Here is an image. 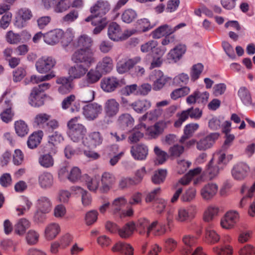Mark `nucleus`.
<instances>
[{
    "mask_svg": "<svg viewBox=\"0 0 255 255\" xmlns=\"http://www.w3.org/2000/svg\"><path fill=\"white\" fill-rule=\"evenodd\" d=\"M93 44V40L91 37L82 34L77 39V46L80 47L74 52L71 57L74 63H84L90 67L96 62L94 53L90 49Z\"/></svg>",
    "mask_w": 255,
    "mask_h": 255,
    "instance_id": "1",
    "label": "nucleus"
},
{
    "mask_svg": "<svg viewBox=\"0 0 255 255\" xmlns=\"http://www.w3.org/2000/svg\"><path fill=\"white\" fill-rule=\"evenodd\" d=\"M103 141V137L99 131L90 132L83 139L80 151H83L88 158L97 159L100 157L99 154L91 149L101 145Z\"/></svg>",
    "mask_w": 255,
    "mask_h": 255,
    "instance_id": "2",
    "label": "nucleus"
},
{
    "mask_svg": "<svg viewBox=\"0 0 255 255\" xmlns=\"http://www.w3.org/2000/svg\"><path fill=\"white\" fill-rule=\"evenodd\" d=\"M79 119V117H75L68 122V135L72 141L82 144L87 133V128L78 122Z\"/></svg>",
    "mask_w": 255,
    "mask_h": 255,
    "instance_id": "3",
    "label": "nucleus"
},
{
    "mask_svg": "<svg viewBox=\"0 0 255 255\" xmlns=\"http://www.w3.org/2000/svg\"><path fill=\"white\" fill-rule=\"evenodd\" d=\"M134 29H127L123 31L121 26L116 22L111 23L108 27V35L109 38L114 41L125 40L135 33Z\"/></svg>",
    "mask_w": 255,
    "mask_h": 255,
    "instance_id": "4",
    "label": "nucleus"
},
{
    "mask_svg": "<svg viewBox=\"0 0 255 255\" xmlns=\"http://www.w3.org/2000/svg\"><path fill=\"white\" fill-rule=\"evenodd\" d=\"M186 26L185 23H180L174 27L165 24L160 25L151 32L152 37L155 39H159L163 36H167L171 35L176 31Z\"/></svg>",
    "mask_w": 255,
    "mask_h": 255,
    "instance_id": "5",
    "label": "nucleus"
},
{
    "mask_svg": "<svg viewBox=\"0 0 255 255\" xmlns=\"http://www.w3.org/2000/svg\"><path fill=\"white\" fill-rule=\"evenodd\" d=\"M250 172V167L246 162H239L233 165L231 169V175L235 180L242 181L248 177Z\"/></svg>",
    "mask_w": 255,
    "mask_h": 255,
    "instance_id": "6",
    "label": "nucleus"
},
{
    "mask_svg": "<svg viewBox=\"0 0 255 255\" xmlns=\"http://www.w3.org/2000/svg\"><path fill=\"white\" fill-rule=\"evenodd\" d=\"M196 214V207L194 205L181 206L178 208L175 220L178 222L184 223L195 218Z\"/></svg>",
    "mask_w": 255,
    "mask_h": 255,
    "instance_id": "7",
    "label": "nucleus"
},
{
    "mask_svg": "<svg viewBox=\"0 0 255 255\" xmlns=\"http://www.w3.org/2000/svg\"><path fill=\"white\" fill-rule=\"evenodd\" d=\"M240 214L236 210H230L226 213L220 221L221 227L226 230H230L235 227L240 220Z\"/></svg>",
    "mask_w": 255,
    "mask_h": 255,
    "instance_id": "8",
    "label": "nucleus"
},
{
    "mask_svg": "<svg viewBox=\"0 0 255 255\" xmlns=\"http://www.w3.org/2000/svg\"><path fill=\"white\" fill-rule=\"evenodd\" d=\"M149 78L153 82L152 88L155 91L162 89L171 79V78L164 75L163 72L159 70L153 71Z\"/></svg>",
    "mask_w": 255,
    "mask_h": 255,
    "instance_id": "9",
    "label": "nucleus"
},
{
    "mask_svg": "<svg viewBox=\"0 0 255 255\" xmlns=\"http://www.w3.org/2000/svg\"><path fill=\"white\" fill-rule=\"evenodd\" d=\"M125 84V81L124 79H120L115 77H108L103 78L101 81L100 86L104 91L111 93Z\"/></svg>",
    "mask_w": 255,
    "mask_h": 255,
    "instance_id": "10",
    "label": "nucleus"
},
{
    "mask_svg": "<svg viewBox=\"0 0 255 255\" xmlns=\"http://www.w3.org/2000/svg\"><path fill=\"white\" fill-rule=\"evenodd\" d=\"M56 62L51 56H43L38 59L35 63V68L40 74L49 72L56 65Z\"/></svg>",
    "mask_w": 255,
    "mask_h": 255,
    "instance_id": "11",
    "label": "nucleus"
},
{
    "mask_svg": "<svg viewBox=\"0 0 255 255\" xmlns=\"http://www.w3.org/2000/svg\"><path fill=\"white\" fill-rule=\"evenodd\" d=\"M219 187L217 183L210 182L202 186L199 191L201 198L205 201H211L217 194Z\"/></svg>",
    "mask_w": 255,
    "mask_h": 255,
    "instance_id": "12",
    "label": "nucleus"
},
{
    "mask_svg": "<svg viewBox=\"0 0 255 255\" xmlns=\"http://www.w3.org/2000/svg\"><path fill=\"white\" fill-rule=\"evenodd\" d=\"M102 111V106L96 103L88 104L83 108V116L88 121L97 119Z\"/></svg>",
    "mask_w": 255,
    "mask_h": 255,
    "instance_id": "13",
    "label": "nucleus"
},
{
    "mask_svg": "<svg viewBox=\"0 0 255 255\" xmlns=\"http://www.w3.org/2000/svg\"><path fill=\"white\" fill-rule=\"evenodd\" d=\"M219 136L218 133L214 132L202 137L196 142L197 149L200 151H205L211 148Z\"/></svg>",
    "mask_w": 255,
    "mask_h": 255,
    "instance_id": "14",
    "label": "nucleus"
},
{
    "mask_svg": "<svg viewBox=\"0 0 255 255\" xmlns=\"http://www.w3.org/2000/svg\"><path fill=\"white\" fill-rule=\"evenodd\" d=\"M111 8L109 2L106 0H97L91 7L90 12L99 18L106 14Z\"/></svg>",
    "mask_w": 255,
    "mask_h": 255,
    "instance_id": "15",
    "label": "nucleus"
},
{
    "mask_svg": "<svg viewBox=\"0 0 255 255\" xmlns=\"http://www.w3.org/2000/svg\"><path fill=\"white\" fill-rule=\"evenodd\" d=\"M116 177L115 175L110 172H104L101 177V186L100 191L101 193L108 192L116 183Z\"/></svg>",
    "mask_w": 255,
    "mask_h": 255,
    "instance_id": "16",
    "label": "nucleus"
},
{
    "mask_svg": "<svg viewBox=\"0 0 255 255\" xmlns=\"http://www.w3.org/2000/svg\"><path fill=\"white\" fill-rule=\"evenodd\" d=\"M103 75L98 69L95 68H91L89 70H88L86 74V78L85 80L81 81L79 85L81 87H86L90 85L94 84L98 82L102 78Z\"/></svg>",
    "mask_w": 255,
    "mask_h": 255,
    "instance_id": "17",
    "label": "nucleus"
},
{
    "mask_svg": "<svg viewBox=\"0 0 255 255\" xmlns=\"http://www.w3.org/2000/svg\"><path fill=\"white\" fill-rule=\"evenodd\" d=\"M76 64L68 69L69 77L71 80L78 79L84 77L88 71V67L84 63H76Z\"/></svg>",
    "mask_w": 255,
    "mask_h": 255,
    "instance_id": "18",
    "label": "nucleus"
},
{
    "mask_svg": "<svg viewBox=\"0 0 255 255\" xmlns=\"http://www.w3.org/2000/svg\"><path fill=\"white\" fill-rule=\"evenodd\" d=\"M223 169V166L219 165L214 161V158H212L207 164L205 172L210 180H213L219 177Z\"/></svg>",
    "mask_w": 255,
    "mask_h": 255,
    "instance_id": "19",
    "label": "nucleus"
},
{
    "mask_svg": "<svg viewBox=\"0 0 255 255\" xmlns=\"http://www.w3.org/2000/svg\"><path fill=\"white\" fill-rule=\"evenodd\" d=\"M61 232V227L58 223L51 222L45 227L43 236L47 241L54 240Z\"/></svg>",
    "mask_w": 255,
    "mask_h": 255,
    "instance_id": "20",
    "label": "nucleus"
},
{
    "mask_svg": "<svg viewBox=\"0 0 255 255\" xmlns=\"http://www.w3.org/2000/svg\"><path fill=\"white\" fill-rule=\"evenodd\" d=\"M72 80L69 77H59L56 80L58 87V92L62 95L66 94L71 92L73 88Z\"/></svg>",
    "mask_w": 255,
    "mask_h": 255,
    "instance_id": "21",
    "label": "nucleus"
},
{
    "mask_svg": "<svg viewBox=\"0 0 255 255\" xmlns=\"http://www.w3.org/2000/svg\"><path fill=\"white\" fill-rule=\"evenodd\" d=\"M120 110V104L114 98L107 100L104 104V111L107 117L113 118L116 116Z\"/></svg>",
    "mask_w": 255,
    "mask_h": 255,
    "instance_id": "22",
    "label": "nucleus"
},
{
    "mask_svg": "<svg viewBox=\"0 0 255 255\" xmlns=\"http://www.w3.org/2000/svg\"><path fill=\"white\" fill-rule=\"evenodd\" d=\"M38 183L42 189H48L51 188L54 183L53 175L49 172L43 171L38 176Z\"/></svg>",
    "mask_w": 255,
    "mask_h": 255,
    "instance_id": "23",
    "label": "nucleus"
},
{
    "mask_svg": "<svg viewBox=\"0 0 255 255\" xmlns=\"http://www.w3.org/2000/svg\"><path fill=\"white\" fill-rule=\"evenodd\" d=\"M61 29L56 28L44 33V42L48 45L53 46L60 42Z\"/></svg>",
    "mask_w": 255,
    "mask_h": 255,
    "instance_id": "24",
    "label": "nucleus"
},
{
    "mask_svg": "<svg viewBox=\"0 0 255 255\" xmlns=\"http://www.w3.org/2000/svg\"><path fill=\"white\" fill-rule=\"evenodd\" d=\"M154 224L155 223L152 222L150 223L147 219H140L137 225V232L139 235L148 238L151 234V229L153 227Z\"/></svg>",
    "mask_w": 255,
    "mask_h": 255,
    "instance_id": "25",
    "label": "nucleus"
},
{
    "mask_svg": "<svg viewBox=\"0 0 255 255\" xmlns=\"http://www.w3.org/2000/svg\"><path fill=\"white\" fill-rule=\"evenodd\" d=\"M52 201L46 196H40L37 197L35 202V207L36 209L50 213L52 208Z\"/></svg>",
    "mask_w": 255,
    "mask_h": 255,
    "instance_id": "26",
    "label": "nucleus"
},
{
    "mask_svg": "<svg viewBox=\"0 0 255 255\" xmlns=\"http://www.w3.org/2000/svg\"><path fill=\"white\" fill-rule=\"evenodd\" d=\"M82 181L84 182L87 189L93 192L100 191V179L97 176L91 177L87 174L82 175Z\"/></svg>",
    "mask_w": 255,
    "mask_h": 255,
    "instance_id": "27",
    "label": "nucleus"
},
{
    "mask_svg": "<svg viewBox=\"0 0 255 255\" xmlns=\"http://www.w3.org/2000/svg\"><path fill=\"white\" fill-rule=\"evenodd\" d=\"M130 152L132 157L135 160H144L146 159L148 153V148L144 144H138L133 146L130 149Z\"/></svg>",
    "mask_w": 255,
    "mask_h": 255,
    "instance_id": "28",
    "label": "nucleus"
},
{
    "mask_svg": "<svg viewBox=\"0 0 255 255\" xmlns=\"http://www.w3.org/2000/svg\"><path fill=\"white\" fill-rule=\"evenodd\" d=\"M96 67L102 75L108 74L113 69V61L110 57L105 56L97 63Z\"/></svg>",
    "mask_w": 255,
    "mask_h": 255,
    "instance_id": "29",
    "label": "nucleus"
},
{
    "mask_svg": "<svg viewBox=\"0 0 255 255\" xmlns=\"http://www.w3.org/2000/svg\"><path fill=\"white\" fill-rule=\"evenodd\" d=\"M197 238L191 235H184L182 238V242L184 248L181 253L183 255H188L193 251V247L196 244Z\"/></svg>",
    "mask_w": 255,
    "mask_h": 255,
    "instance_id": "30",
    "label": "nucleus"
},
{
    "mask_svg": "<svg viewBox=\"0 0 255 255\" xmlns=\"http://www.w3.org/2000/svg\"><path fill=\"white\" fill-rule=\"evenodd\" d=\"M186 51V47L184 44H178L169 51L167 54V58L174 62H177L182 58Z\"/></svg>",
    "mask_w": 255,
    "mask_h": 255,
    "instance_id": "31",
    "label": "nucleus"
},
{
    "mask_svg": "<svg viewBox=\"0 0 255 255\" xmlns=\"http://www.w3.org/2000/svg\"><path fill=\"white\" fill-rule=\"evenodd\" d=\"M134 122V119L128 113L122 114L118 119V126L122 130L129 129L133 127Z\"/></svg>",
    "mask_w": 255,
    "mask_h": 255,
    "instance_id": "32",
    "label": "nucleus"
},
{
    "mask_svg": "<svg viewBox=\"0 0 255 255\" xmlns=\"http://www.w3.org/2000/svg\"><path fill=\"white\" fill-rule=\"evenodd\" d=\"M140 60V57L136 56L125 61H120L117 64V71L120 74H123L128 71L134 65L139 63Z\"/></svg>",
    "mask_w": 255,
    "mask_h": 255,
    "instance_id": "33",
    "label": "nucleus"
},
{
    "mask_svg": "<svg viewBox=\"0 0 255 255\" xmlns=\"http://www.w3.org/2000/svg\"><path fill=\"white\" fill-rule=\"evenodd\" d=\"M167 123V122L163 121L155 123L153 126L147 128V134L151 138H156L162 133L166 128Z\"/></svg>",
    "mask_w": 255,
    "mask_h": 255,
    "instance_id": "34",
    "label": "nucleus"
},
{
    "mask_svg": "<svg viewBox=\"0 0 255 255\" xmlns=\"http://www.w3.org/2000/svg\"><path fill=\"white\" fill-rule=\"evenodd\" d=\"M151 106V102L145 99H138L131 104V107L137 113H142Z\"/></svg>",
    "mask_w": 255,
    "mask_h": 255,
    "instance_id": "35",
    "label": "nucleus"
},
{
    "mask_svg": "<svg viewBox=\"0 0 255 255\" xmlns=\"http://www.w3.org/2000/svg\"><path fill=\"white\" fill-rule=\"evenodd\" d=\"M163 114V111L161 108H157L154 110L149 111L146 113L145 115L141 117L139 119V121L140 123L145 120L146 119H148L149 120H155L158 118L160 117ZM138 128H146L145 125L142 123H140L138 125Z\"/></svg>",
    "mask_w": 255,
    "mask_h": 255,
    "instance_id": "36",
    "label": "nucleus"
},
{
    "mask_svg": "<svg viewBox=\"0 0 255 255\" xmlns=\"http://www.w3.org/2000/svg\"><path fill=\"white\" fill-rule=\"evenodd\" d=\"M113 252H120L123 255H133V248L131 245L124 242H118L112 248Z\"/></svg>",
    "mask_w": 255,
    "mask_h": 255,
    "instance_id": "37",
    "label": "nucleus"
},
{
    "mask_svg": "<svg viewBox=\"0 0 255 255\" xmlns=\"http://www.w3.org/2000/svg\"><path fill=\"white\" fill-rule=\"evenodd\" d=\"M135 229V224L133 222H129L119 228L118 234L121 238L128 239L133 235Z\"/></svg>",
    "mask_w": 255,
    "mask_h": 255,
    "instance_id": "38",
    "label": "nucleus"
},
{
    "mask_svg": "<svg viewBox=\"0 0 255 255\" xmlns=\"http://www.w3.org/2000/svg\"><path fill=\"white\" fill-rule=\"evenodd\" d=\"M224 150H220L214 153L213 155L214 161L216 160V163L220 166L224 167L232 159L233 155L232 154L226 155Z\"/></svg>",
    "mask_w": 255,
    "mask_h": 255,
    "instance_id": "39",
    "label": "nucleus"
},
{
    "mask_svg": "<svg viewBox=\"0 0 255 255\" xmlns=\"http://www.w3.org/2000/svg\"><path fill=\"white\" fill-rule=\"evenodd\" d=\"M219 211V208L217 206L210 205L204 212L203 220L208 223L213 221L218 216Z\"/></svg>",
    "mask_w": 255,
    "mask_h": 255,
    "instance_id": "40",
    "label": "nucleus"
},
{
    "mask_svg": "<svg viewBox=\"0 0 255 255\" xmlns=\"http://www.w3.org/2000/svg\"><path fill=\"white\" fill-rule=\"evenodd\" d=\"M44 94L33 88L29 97V103L33 107H40L44 103Z\"/></svg>",
    "mask_w": 255,
    "mask_h": 255,
    "instance_id": "41",
    "label": "nucleus"
},
{
    "mask_svg": "<svg viewBox=\"0 0 255 255\" xmlns=\"http://www.w3.org/2000/svg\"><path fill=\"white\" fill-rule=\"evenodd\" d=\"M62 34L60 36V41L63 47H67L73 40L75 37V31L71 27L68 28L64 31L61 29Z\"/></svg>",
    "mask_w": 255,
    "mask_h": 255,
    "instance_id": "42",
    "label": "nucleus"
},
{
    "mask_svg": "<svg viewBox=\"0 0 255 255\" xmlns=\"http://www.w3.org/2000/svg\"><path fill=\"white\" fill-rule=\"evenodd\" d=\"M212 251L215 255H233L234 254V248L229 244L215 246Z\"/></svg>",
    "mask_w": 255,
    "mask_h": 255,
    "instance_id": "43",
    "label": "nucleus"
},
{
    "mask_svg": "<svg viewBox=\"0 0 255 255\" xmlns=\"http://www.w3.org/2000/svg\"><path fill=\"white\" fill-rule=\"evenodd\" d=\"M43 136V132L39 130L34 132L28 137L27 143L28 147L30 149L36 148L40 143Z\"/></svg>",
    "mask_w": 255,
    "mask_h": 255,
    "instance_id": "44",
    "label": "nucleus"
},
{
    "mask_svg": "<svg viewBox=\"0 0 255 255\" xmlns=\"http://www.w3.org/2000/svg\"><path fill=\"white\" fill-rule=\"evenodd\" d=\"M127 200L123 196L119 197L115 199L112 203V210L113 213L118 216L123 210L122 208L127 204Z\"/></svg>",
    "mask_w": 255,
    "mask_h": 255,
    "instance_id": "45",
    "label": "nucleus"
},
{
    "mask_svg": "<svg viewBox=\"0 0 255 255\" xmlns=\"http://www.w3.org/2000/svg\"><path fill=\"white\" fill-rule=\"evenodd\" d=\"M30 226V222L25 218H21L17 221L14 226V231L15 234L22 236L26 230Z\"/></svg>",
    "mask_w": 255,
    "mask_h": 255,
    "instance_id": "46",
    "label": "nucleus"
},
{
    "mask_svg": "<svg viewBox=\"0 0 255 255\" xmlns=\"http://www.w3.org/2000/svg\"><path fill=\"white\" fill-rule=\"evenodd\" d=\"M39 165L44 168H50L54 164V159L52 155L49 153L40 154L38 159Z\"/></svg>",
    "mask_w": 255,
    "mask_h": 255,
    "instance_id": "47",
    "label": "nucleus"
},
{
    "mask_svg": "<svg viewBox=\"0 0 255 255\" xmlns=\"http://www.w3.org/2000/svg\"><path fill=\"white\" fill-rule=\"evenodd\" d=\"M135 26L136 29H133L136 30L135 33L136 32H146L153 27L149 19L146 18L138 19L135 24Z\"/></svg>",
    "mask_w": 255,
    "mask_h": 255,
    "instance_id": "48",
    "label": "nucleus"
},
{
    "mask_svg": "<svg viewBox=\"0 0 255 255\" xmlns=\"http://www.w3.org/2000/svg\"><path fill=\"white\" fill-rule=\"evenodd\" d=\"M238 95L244 105L250 106L252 104L251 94L247 87H241L238 90Z\"/></svg>",
    "mask_w": 255,
    "mask_h": 255,
    "instance_id": "49",
    "label": "nucleus"
},
{
    "mask_svg": "<svg viewBox=\"0 0 255 255\" xmlns=\"http://www.w3.org/2000/svg\"><path fill=\"white\" fill-rule=\"evenodd\" d=\"M20 203L21 204L16 208L18 216L22 215L29 211L32 205L31 201L26 197H22L20 198Z\"/></svg>",
    "mask_w": 255,
    "mask_h": 255,
    "instance_id": "50",
    "label": "nucleus"
},
{
    "mask_svg": "<svg viewBox=\"0 0 255 255\" xmlns=\"http://www.w3.org/2000/svg\"><path fill=\"white\" fill-rule=\"evenodd\" d=\"M51 116L46 113H41L37 114L34 118L33 123L39 128H45Z\"/></svg>",
    "mask_w": 255,
    "mask_h": 255,
    "instance_id": "51",
    "label": "nucleus"
},
{
    "mask_svg": "<svg viewBox=\"0 0 255 255\" xmlns=\"http://www.w3.org/2000/svg\"><path fill=\"white\" fill-rule=\"evenodd\" d=\"M199 127V125L196 123H191L186 125L184 128V135L181 138L180 141L183 142L186 139L192 136Z\"/></svg>",
    "mask_w": 255,
    "mask_h": 255,
    "instance_id": "52",
    "label": "nucleus"
},
{
    "mask_svg": "<svg viewBox=\"0 0 255 255\" xmlns=\"http://www.w3.org/2000/svg\"><path fill=\"white\" fill-rule=\"evenodd\" d=\"M14 129L16 133L20 137L25 136L29 131L27 124L22 120L15 122Z\"/></svg>",
    "mask_w": 255,
    "mask_h": 255,
    "instance_id": "53",
    "label": "nucleus"
},
{
    "mask_svg": "<svg viewBox=\"0 0 255 255\" xmlns=\"http://www.w3.org/2000/svg\"><path fill=\"white\" fill-rule=\"evenodd\" d=\"M137 14L135 10L131 8L125 9L121 15L122 20L126 23H130L137 17Z\"/></svg>",
    "mask_w": 255,
    "mask_h": 255,
    "instance_id": "54",
    "label": "nucleus"
},
{
    "mask_svg": "<svg viewBox=\"0 0 255 255\" xmlns=\"http://www.w3.org/2000/svg\"><path fill=\"white\" fill-rule=\"evenodd\" d=\"M70 5V0H56L53 10L56 13H62L68 10Z\"/></svg>",
    "mask_w": 255,
    "mask_h": 255,
    "instance_id": "55",
    "label": "nucleus"
},
{
    "mask_svg": "<svg viewBox=\"0 0 255 255\" xmlns=\"http://www.w3.org/2000/svg\"><path fill=\"white\" fill-rule=\"evenodd\" d=\"M39 237L40 235L38 231L31 229L26 233L25 240L28 245H34L38 243Z\"/></svg>",
    "mask_w": 255,
    "mask_h": 255,
    "instance_id": "56",
    "label": "nucleus"
},
{
    "mask_svg": "<svg viewBox=\"0 0 255 255\" xmlns=\"http://www.w3.org/2000/svg\"><path fill=\"white\" fill-rule=\"evenodd\" d=\"M152 223H155V224L151 229V233L154 236H160L165 234L167 229L165 224L159 223L157 220L153 221Z\"/></svg>",
    "mask_w": 255,
    "mask_h": 255,
    "instance_id": "57",
    "label": "nucleus"
},
{
    "mask_svg": "<svg viewBox=\"0 0 255 255\" xmlns=\"http://www.w3.org/2000/svg\"><path fill=\"white\" fill-rule=\"evenodd\" d=\"M196 189L193 187H190L186 189L181 196V201L183 202H191L196 197Z\"/></svg>",
    "mask_w": 255,
    "mask_h": 255,
    "instance_id": "58",
    "label": "nucleus"
},
{
    "mask_svg": "<svg viewBox=\"0 0 255 255\" xmlns=\"http://www.w3.org/2000/svg\"><path fill=\"white\" fill-rule=\"evenodd\" d=\"M205 240L210 244H214L220 240V236L214 230L206 229L205 231Z\"/></svg>",
    "mask_w": 255,
    "mask_h": 255,
    "instance_id": "59",
    "label": "nucleus"
},
{
    "mask_svg": "<svg viewBox=\"0 0 255 255\" xmlns=\"http://www.w3.org/2000/svg\"><path fill=\"white\" fill-rule=\"evenodd\" d=\"M153 151L156 155V163L162 164L167 160L168 158L167 153L158 146H154Z\"/></svg>",
    "mask_w": 255,
    "mask_h": 255,
    "instance_id": "60",
    "label": "nucleus"
},
{
    "mask_svg": "<svg viewBox=\"0 0 255 255\" xmlns=\"http://www.w3.org/2000/svg\"><path fill=\"white\" fill-rule=\"evenodd\" d=\"M190 92V89L187 86L173 90L170 94V97L172 99L176 100L178 98L187 95Z\"/></svg>",
    "mask_w": 255,
    "mask_h": 255,
    "instance_id": "61",
    "label": "nucleus"
},
{
    "mask_svg": "<svg viewBox=\"0 0 255 255\" xmlns=\"http://www.w3.org/2000/svg\"><path fill=\"white\" fill-rule=\"evenodd\" d=\"M5 40L10 44H17L21 40V34L9 30L6 33Z\"/></svg>",
    "mask_w": 255,
    "mask_h": 255,
    "instance_id": "62",
    "label": "nucleus"
},
{
    "mask_svg": "<svg viewBox=\"0 0 255 255\" xmlns=\"http://www.w3.org/2000/svg\"><path fill=\"white\" fill-rule=\"evenodd\" d=\"M167 175L166 169H160L154 172L152 181L156 184H160L164 181Z\"/></svg>",
    "mask_w": 255,
    "mask_h": 255,
    "instance_id": "63",
    "label": "nucleus"
},
{
    "mask_svg": "<svg viewBox=\"0 0 255 255\" xmlns=\"http://www.w3.org/2000/svg\"><path fill=\"white\" fill-rule=\"evenodd\" d=\"M66 214V208L63 204L56 205L53 210V215L57 219H61L65 218Z\"/></svg>",
    "mask_w": 255,
    "mask_h": 255,
    "instance_id": "64",
    "label": "nucleus"
}]
</instances>
